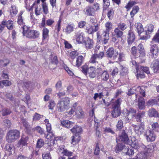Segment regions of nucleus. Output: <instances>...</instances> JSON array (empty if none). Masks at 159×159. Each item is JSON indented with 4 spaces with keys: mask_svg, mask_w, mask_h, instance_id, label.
Listing matches in <instances>:
<instances>
[{
    "mask_svg": "<svg viewBox=\"0 0 159 159\" xmlns=\"http://www.w3.org/2000/svg\"><path fill=\"white\" fill-rule=\"evenodd\" d=\"M98 73L97 76V79L100 80L102 81H107L109 79V75L107 71L103 70L100 68L99 70H98Z\"/></svg>",
    "mask_w": 159,
    "mask_h": 159,
    "instance_id": "9",
    "label": "nucleus"
},
{
    "mask_svg": "<svg viewBox=\"0 0 159 159\" xmlns=\"http://www.w3.org/2000/svg\"><path fill=\"white\" fill-rule=\"evenodd\" d=\"M122 100L119 98L113 102L112 104L111 116L113 118H116L120 116L121 114L120 107Z\"/></svg>",
    "mask_w": 159,
    "mask_h": 159,
    "instance_id": "2",
    "label": "nucleus"
},
{
    "mask_svg": "<svg viewBox=\"0 0 159 159\" xmlns=\"http://www.w3.org/2000/svg\"><path fill=\"white\" fill-rule=\"evenodd\" d=\"M156 43L158 44L159 43V32L156 33L152 39L151 43Z\"/></svg>",
    "mask_w": 159,
    "mask_h": 159,
    "instance_id": "36",
    "label": "nucleus"
},
{
    "mask_svg": "<svg viewBox=\"0 0 159 159\" xmlns=\"http://www.w3.org/2000/svg\"><path fill=\"white\" fill-rule=\"evenodd\" d=\"M130 51L131 54L135 58L138 57V56H139V54H138L137 47L136 46L132 47Z\"/></svg>",
    "mask_w": 159,
    "mask_h": 159,
    "instance_id": "37",
    "label": "nucleus"
},
{
    "mask_svg": "<svg viewBox=\"0 0 159 159\" xmlns=\"http://www.w3.org/2000/svg\"><path fill=\"white\" fill-rule=\"evenodd\" d=\"M145 112L142 111L138 112L136 115L135 118L137 122H141L142 119L145 115Z\"/></svg>",
    "mask_w": 159,
    "mask_h": 159,
    "instance_id": "30",
    "label": "nucleus"
},
{
    "mask_svg": "<svg viewBox=\"0 0 159 159\" xmlns=\"http://www.w3.org/2000/svg\"><path fill=\"white\" fill-rule=\"evenodd\" d=\"M123 148L124 146L122 143H117L115 147V151L116 153L119 152L121 151Z\"/></svg>",
    "mask_w": 159,
    "mask_h": 159,
    "instance_id": "41",
    "label": "nucleus"
},
{
    "mask_svg": "<svg viewBox=\"0 0 159 159\" xmlns=\"http://www.w3.org/2000/svg\"><path fill=\"white\" fill-rule=\"evenodd\" d=\"M11 112V111L8 109L6 108H2V114L3 116H5L10 114Z\"/></svg>",
    "mask_w": 159,
    "mask_h": 159,
    "instance_id": "59",
    "label": "nucleus"
},
{
    "mask_svg": "<svg viewBox=\"0 0 159 159\" xmlns=\"http://www.w3.org/2000/svg\"><path fill=\"white\" fill-rule=\"evenodd\" d=\"M61 150L63 149V151L62 152V153L64 155L70 157L72 155L73 153L72 152H70L66 149H65L63 147H61L60 148Z\"/></svg>",
    "mask_w": 159,
    "mask_h": 159,
    "instance_id": "43",
    "label": "nucleus"
},
{
    "mask_svg": "<svg viewBox=\"0 0 159 159\" xmlns=\"http://www.w3.org/2000/svg\"><path fill=\"white\" fill-rule=\"evenodd\" d=\"M144 136L147 141L150 142L155 141L157 137V136L154 131L149 129H147L146 130L144 133Z\"/></svg>",
    "mask_w": 159,
    "mask_h": 159,
    "instance_id": "13",
    "label": "nucleus"
},
{
    "mask_svg": "<svg viewBox=\"0 0 159 159\" xmlns=\"http://www.w3.org/2000/svg\"><path fill=\"white\" fill-rule=\"evenodd\" d=\"M157 101L155 99H151L146 102L147 106H153L154 105L157 104Z\"/></svg>",
    "mask_w": 159,
    "mask_h": 159,
    "instance_id": "49",
    "label": "nucleus"
},
{
    "mask_svg": "<svg viewBox=\"0 0 159 159\" xmlns=\"http://www.w3.org/2000/svg\"><path fill=\"white\" fill-rule=\"evenodd\" d=\"M100 151L99 143L98 142L96 143L95 148L94 150V154L96 155H98L99 154Z\"/></svg>",
    "mask_w": 159,
    "mask_h": 159,
    "instance_id": "57",
    "label": "nucleus"
},
{
    "mask_svg": "<svg viewBox=\"0 0 159 159\" xmlns=\"http://www.w3.org/2000/svg\"><path fill=\"white\" fill-rule=\"evenodd\" d=\"M42 6L43 13L45 14H47L48 12V10L47 4L46 3H42Z\"/></svg>",
    "mask_w": 159,
    "mask_h": 159,
    "instance_id": "55",
    "label": "nucleus"
},
{
    "mask_svg": "<svg viewBox=\"0 0 159 159\" xmlns=\"http://www.w3.org/2000/svg\"><path fill=\"white\" fill-rule=\"evenodd\" d=\"M48 134H45L44 137L48 139V141H50L51 145H53L55 143V141L53 140L54 135L52 131L48 132Z\"/></svg>",
    "mask_w": 159,
    "mask_h": 159,
    "instance_id": "23",
    "label": "nucleus"
},
{
    "mask_svg": "<svg viewBox=\"0 0 159 159\" xmlns=\"http://www.w3.org/2000/svg\"><path fill=\"white\" fill-rule=\"evenodd\" d=\"M6 25L7 29L9 30H12L13 28V22L11 20H9L7 21H6Z\"/></svg>",
    "mask_w": 159,
    "mask_h": 159,
    "instance_id": "54",
    "label": "nucleus"
},
{
    "mask_svg": "<svg viewBox=\"0 0 159 159\" xmlns=\"http://www.w3.org/2000/svg\"><path fill=\"white\" fill-rule=\"evenodd\" d=\"M117 28H119V29H120L122 31H124L127 28L126 25L124 23L120 22L118 24Z\"/></svg>",
    "mask_w": 159,
    "mask_h": 159,
    "instance_id": "58",
    "label": "nucleus"
},
{
    "mask_svg": "<svg viewBox=\"0 0 159 159\" xmlns=\"http://www.w3.org/2000/svg\"><path fill=\"white\" fill-rule=\"evenodd\" d=\"M104 56V53L103 52H100L99 54L94 53L91 56L89 62L90 63L94 64L95 65L96 64H99L98 61V59H102Z\"/></svg>",
    "mask_w": 159,
    "mask_h": 159,
    "instance_id": "12",
    "label": "nucleus"
},
{
    "mask_svg": "<svg viewBox=\"0 0 159 159\" xmlns=\"http://www.w3.org/2000/svg\"><path fill=\"white\" fill-rule=\"evenodd\" d=\"M100 67L97 69L95 67L93 66L90 67L88 69V74L89 77L90 78H95L96 76L97 78L98 73V70H99Z\"/></svg>",
    "mask_w": 159,
    "mask_h": 159,
    "instance_id": "17",
    "label": "nucleus"
},
{
    "mask_svg": "<svg viewBox=\"0 0 159 159\" xmlns=\"http://www.w3.org/2000/svg\"><path fill=\"white\" fill-rule=\"evenodd\" d=\"M139 8L138 6H136L134 7L132 10L130 12V15L131 17H133L134 15L136 14L139 11Z\"/></svg>",
    "mask_w": 159,
    "mask_h": 159,
    "instance_id": "40",
    "label": "nucleus"
},
{
    "mask_svg": "<svg viewBox=\"0 0 159 159\" xmlns=\"http://www.w3.org/2000/svg\"><path fill=\"white\" fill-rule=\"evenodd\" d=\"M133 127L135 131L138 134H142L144 132L145 125L143 122H141L138 125H134Z\"/></svg>",
    "mask_w": 159,
    "mask_h": 159,
    "instance_id": "18",
    "label": "nucleus"
},
{
    "mask_svg": "<svg viewBox=\"0 0 159 159\" xmlns=\"http://www.w3.org/2000/svg\"><path fill=\"white\" fill-rule=\"evenodd\" d=\"M23 12H21L20 13L19 15L18 16L17 23L19 24L22 25V27L23 29L24 26L25 25H24V23L23 22L22 17L21 16Z\"/></svg>",
    "mask_w": 159,
    "mask_h": 159,
    "instance_id": "46",
    "label": "nucleus"
},
{
    "mask_svg": "<svg viewBox=\"0 0 159 159\" xmlns=\"http://www.w3.org/2000/svg\"><path fill=\"white\" fill-rule=\"evenodd\" d=\"M151 126L152 130L157 132H159V125L157 122L153 123L151 125Z\"/></svg>",
    "mask_w": 159,
    "mask_h": 159,
    "instance_id": "42",
    "label": "nucleus"
},
{
    "mask_svg": "<svg viewBox=\"0 0 159 159\" xmlns=\"http://www.w3.org/2000/svg\"><path fill=\"white\" fill-rule=\"evenodd\" d=\"M23 35L27 37L33 39L38 38L40 35L39 31L30 30L26 26H24L23 27Z\"/></svg>",
    "mask_w": 159,
    "mask_h": 159,
    "instance_id": "4",
    "label": "nucleus"
},
{
    "mask_svg": "<svg viewBox=\"0 0 159 159\" xmlns=\"http://www.w3.org/2000/svg\"><path fill=\"white\" fill-rule=\"evenodd\" d=\"M125 152L126 155L130 156L134 154V150L132 149L128 148L125 149Z\"/></svg>",
    "mask_w": 159,
    "mask_h": 159,
    "instance_id": "60",
    "label": "nucleus"
},
{
    "mask_svg": "<svg viewBox=\"0 0 159 159\" xmlns=\"http://www.w3.org/2000/svg\"><path fill=\"white\" fill-rule=\"evenodd\" d=\"M136 76L137 79H143L146 76L144 72H139L138 71H136Z\"/></svg>",
    "mask_w": 159,
    "mask_h": 159,
    "instance_id": "52",
    "label": "nucleus"
},
{
    "mask_svg": "<svg viewBox=\"0 0 159 159\" xmlns=\"http://www.w3.org/2000/svg\"><path fill=\"white\" fill-rule=\"evenodd\" d=\"M61 124L63 126L69 128L72 126L73 123L69 120H65L61 121Z\"/></svg>",
    "mask_w": 159,
    "mask_h": 159,
    "instance_id": "35",
    "label": "nucleus"
},
{
    "mask_svg": "<svg viewBox=\"0 0 159 159\" xmlns=\"http://www.w3.org/2000/svg\"><path fill=\"white\" fill-rule=\"evenodd\" d=\"M92 7L94 12L100 9L99 4L97 3H94Z\"/></svg>",
    "mask_w": 159,
    "mask_h": 159,
    "instance_id": "64",
    "label": "nucleus"
},
{
    "mask_svg": "<svg viewBox=\"0 0 159 159\" xmlns=\"http://www.w3.org/2000/svg\"><path fill=\"white\" fill-rule=\"evenodd\" d=\"M70 102L69 98L66 97L59 101L57 105L58 111H65L68 108Z\"/></svg>",
    "mask_w": 159,
    "mask_h": 159,
    "instance_id": "7",
    "label": "nucleus"
},
{
    "mask_svg": "<svg viewBox=\"0 0 159 159\" xmlns=\"http://www.w3.org/2000/svg\"><path fill=\"white\" fill-rule=\"evenodd\" d=\"M45 123L46 125L47 131V132L52 131L51 124L49 123L48 119H45L44 120Z\"/></svg>",
    "mask_w": 159,
    "mask_h": 159,
    "instance_id": "48",
    "label": "nucleus"
},
{
    "mask_svg": "<svg viewBox=\"0 0 159 159\" xmlns=\"http://www.w3.org/2000/svg\"><path fill=\"white\" fill-rule=\"evenodd\" d=\"M138 52L139 54L138 57L140 59H143L146 56V52L143 44L142 43H139L138 46Z\"/></svg>",
    "mask_w": 159,
    "mask_h": 159,
    "instance_id": "19",
    "label": "nucleus"
},
{
    "mask_svg": "<svg viewBox=\"0 0 159 159\" xmlns=\"http://www.w3.org/2000/svg\"><path fill=\"white\" fill-rule=\"evenodd\" d=\"M71 132L75 134V136L71 137V143L75 145L80 140V127L78 126L75 125L70 129Z\"/></svg>",
    "mask_w": 159,
    "mask_h": 159,
    "instance_id": "8",
    "label": "nucleus"
},
{
    "mask_svg": "<svg viewBox=\"0 0 159 159\" xmlns=\"http://www.w3.org/2000/svg\"><path fill=\"white\" fill-rule=\"evenodd\" d=\"M137 89L139 90V92L140 94L143 97H145L146 95L145 91L143 88L141 86H139L137 88Z\"/></svg>",
    "mask_w": 159,
    "mask_h": 159,
    "instance_id": "63",
    "label": "nucleus"
},
{
    "mask_svg": "<svg viewBox=\"0 0 159 159\" xmlns=\"http://www.w3.org/2000/svg\"><path fill=\"white\" fill-rule=\"evenodd\" d=\"M10 13L12 16H14L18 12V10L15 6L12 5L10 8Z\"/></svg>",
    "mask_w": 159,
    "mask_h": 159,
    "instance_id": "33",
    "label": "nucleus"
},
{
    "mask_svg": "<svg viewBox=\"0 0 159 159\" xmlns=\"http://www.w3.org/2000/svg\"><path fill=\"white\" fill-rule=\"evenodd\" d=\"M20 122L25 128H28L30 126L29 124L25 119L21 118Z\"/></svg>",
    "mask_w": 159,
    "mask_h": 159,
    "instance_id": "53",
    "label": "nucleus"
},
{
    "mask_svg": "<svg viewBox=\"0 0 159 159\" xmlns=\"http://www.w3.org/2000/svg\"><path fill=\"white\" fill-rule=\"evenodd\" d=\"M103 42L105 44L107 43L109 39V33L103 31L102 33Z\"/></svg>",
    "mask_w": 159,
    "mask_h": 159,
    "instance_id": "38",
    "label": "nucleus"
},
{
    "mask_svg": "<svg viewBox=\"0 0 159 159\" xmlns=\"http://www.w3.org/2000/svg\"><path fill=\"white\" fill-rule=\"evenodd\" d=\"M106 30L104 32L109 33V32L112 29V24L110 22H107L105 25Z\"/></svg>",
    "mask_w": 159,
    "mask_h": 159,
    "instance_id": "34",
    "label": "nucleus"
},
{
    "mask_svg": "<svg viewBox=\"0 0 159 159\" xmlns=\"http://www.w3.org/2000/svg\"><path fill=\"white\" fill-rule=\"evenodd\" d=\"M148 114L150 117H159V113L153 107H152L149 110Z\"/></svg>",
    "mask_w": 159,
    "mask_h": 159,
    "instance_id": "22",
    "label": "nucleus"
},
{
    "mask_svg": "<svg viewBox=\"0 0 159 159\" xmlns=\"http://www.w3.org/2000/svg\"><path fill=\"white\" fill-rule=\"evenodd\" d=\"M136 110L133 108H130L129 109H127L123 110L122 114L123 116L127 120H129L130 116L131 118H133L135 117Z\"/></svg>",
    "mask_w": 159,
    "mask_h": 159,
    "instance_id": "10",
    "label": "nucleus"
},
{
    "mask_svg": "<svg viewBox=\"0 0 159 159\" xmlns=\"http://www.w3.org/2000/svg\"><path fill=\"white\" fill-rule=\"evenodd\" d=\"M6 150L9 152V154H11L12 152H14V148L13 146L11 144H7L6 146Z\"/></svg>",
    "mask_w": 159,
    "mask_h": 159,
    "instance_id": "50",
    "label": "nucleus"
},
{
    "mask_svg": "<svg viewBox=\"0 0 159 159\" xmlns=\"http://www.w3.org/2000/svg\"><path fill=\"white\" fill-rule=\"evenodd\" d=\"M116 129L118 130H120L124 127L123 123V121L121 120H119L116 125Z\"/></svg>",
    "mask_w": 159,
    "mask_h": 159,
    "instance_id": "44",
    "label": "nucleus"
},
{
    "mask_svg": "<svg viewBox=\"0 0 159 159\" xmlns=\"http://www.w3.org/2000/svg\"><path fill=\"white\" fill-rule=\"evenodd\" d=\"M114 10L113 8H109L107 11V15L110 20H111L114 17Z\"/></svg>",
    "mask_w": 159,
    "mask_h": 159,
    "instance_id": "29",
    "label": "nucleus"
},
{
    "mask_svg": "<svg viewBox=\"0 0 159 159\" xmlns=\"http://www.w3.org/2000/svg\"><path fill=\"white\" fill-rule=\"evenodd\" d=\"M20 137V132L16 129L11 130L7 133L6 139L8 143H12L16 141Z\"/></svg>",
    "mask_w": 159,
    "mask_h": 159,
    "instance_id": "5",
    "label": "nucleus"
},
{
    "mask_svg": "<svg viewBox=\"0 0 159 159\" xmlns=\"http://www.w3.org/2000/svg\"><path fill=\"white\" fill-rule=\"evenodd\" d=\"M137 30V32L139 36V39L146 40L148 39V36H142L141 34L144 31V28L142 25L140 23H138L135 25Z\"/></svg>",
    "mask_w": 159,
    "mask_h": 159,
    "instance_id": "14",
    "label": "nucleus"
},
{
    "mask_svg": "<svg viewBox=\"0 0 159 159\" xmlns=\"http://www.w3.org/2000/svg\"><path fill=\"white\" fill-rule=\"evenodd\" d=\"M28 141V138L27 137L21 138L18 143V147H22L24 146H27Z\"/></svg>",
    "mask_w": 159,
    "mask_h": 159,
    "instance_id": "25",
    "label": "nucleus"
},
{
    "mask_svg": "<svg viewBox=\"0 0 159 159\" xmlns=\"http://www.w3.org/2000/svg\"><path fill=\"white\" fill-rule=\"evenodd\" d=\"M136 4H137V2L134 1H130L128 3L125 7L127 9V11H128L130 9L131 7H132L134 5H135Z\"/></svg>",
    "mask_w": 159,
    "mask_h": 159,
    "instance_id": "39",
    "label": "nucleus"
},
{
    "mask_svg": "<svg viewBox=\"0 0 159 159\" xmlns=\"http://www.w3.org/2000/svg\"><path fill=\"white\" fill-rule=\"evenodd\" d=\"M154 26L152 24H149L147 25V29L145 31L146 35L151 34L153 32Z\"/></svg>",
    "mask_w": 159,
    "mask_h": 159,
    "instance_id": "28",
    "label": "nucleus"
},
{
    "mask_svg": "<svg viewBox=\"0 0 159 159\" xmlns=\"http://www.w3.org/2000/svg\"><path fill=\"white\" fill-rule=\"evenodd\" d=\"M116 142L118 141H121L127 144L130 145L132 148L135 149H138L139 147L138 141L135 138H133L131 139H129L127 134L125 131L123 130L122 131L120 134L116 139Z\"/></svg>",
    "mask_w": 159,
    "mask_h": 159,
    "instance_id": "1",
    "label": "nucleus"
},
{
    "mask_svg": "<svg viewBox=\"0 0 159 159\" xmlns=\"http://www.w3.org/2000/svg\"><path fill=\"white\" fill-rule=\"evenodd\" d=\"M156 146V145L155 144L151 143L147 146H145L144 149L147 153H150L153 151L154 148Z\"/></svg>",
    "mask_w": 159,
    "mask_h": 159,
    "instance_id": "31",
    "label": "nucleus"
},
{
    "mask_svg": "<svg viewBox=\"0 0 159 159\" xmlns=\"http://www.w3.org/2000/svg\"><path fill=\"white\" fill-rule=\"evenodd\" d=\"M145 101L144 99L142 97H140L138 99V106L139 109L142 110L145 108Z\"/></svg>",
    "mask_w": 159,
    "mask_h": 159,
    "instance_id": "26",
    "label": "nucleus"
},
{
    "mask_svg": "<svg viewBox=\"0 0 159 159\" xmlns=\"http://www.w3.org/2000/svg\"><path fill=\"white\" fill-rule=\"evenodd\" d=\"M66 54L68 56L70 57L71 58L73 59L78 55L79 53L76 51L74 50L73 51H67Z\"/></svg>",
    "mask_w": 159,
    "mask_h": 159,
    "instance_id": "32",
    "label": "nucleus"
},
{
    "mask_svg": "<svg viewBox=\"0 0 159 159\" xmlns=\"http://www.w3.org/2000/svg\"><path fill=\"white\" fill-rule=\"evenodd\" d=\"M94 26V29L93 26L92 25L87 26L86 28V32L89 34H93L99 29V25L98 24H96Z\"/></svg>",
    "mask_w": 159,
    "mask_h": 159,
    "instance_id": "21",
    "label": "nucleus"
},
{
    "mask_svg": "<svg viewBox=\"0 0 159 159\" xmlns=\"http://www.w3.org/2000/svg\"><path fill=\"white\" fill-rule=\"evenodd\" d=\"M105 90H102V92L100 93H95L94 94V96L93 97L94 99L96 100L97 99V98H98L99 99H101L104 96L103 94L104 93V91H106Z\"/></svg>",
    "mask_w": 159,
    "mask_h": 159,
    "instance_id": "47",
    "label": "nucleus"
},
{
    "mask_svg": "<svg viewBox=\"0 0 159 159\" xmlns=\"http://www.w3.org/2000/svg\"><path fill=\"white\" fill-rule=\"evenodd\" d=\"M80 44H82L85 48L90 49L93 48L94 43L93 39L81 33L80 34Z\"/></svg>",
    "mask_w": 159,
    "mask_h": 159,
    "instance_id": "3",
    "label": "nucleus"
},
{
    "mask_svg": "<svg viewBox=\"0 0 159 159\" xmlns=\"http://www.w3.org/2000/svg\"><path fill=\"white\" fill-rule=\"evenodd\" d=\"M135 36L133 30L130 29L129 30L127 36V42L129 44H132L134 41Z\"/></svg>",
    "mask_w": 159,
    "mask_h": 159,
    "instance_id": "20",
    "label": "nucleus"
},
{
    "mask_svg": "<svg viewBox=\"0 0 159 159\" xmlns=\"http://www.w3.org/2000/svg\"><path fill=\"white\" fill-rule=\"evenodd\" d=\"M140 69L143 72L148 75L150 74L149 68L147 66H141Z\"/></svg>",
    "mask_w": 159,
    "mask_h": 159,
    "instance_id": "62",
    "label": "nucleus"
},
{
    "mask_svg": "<svg viewBox=\"0 0 159 159\" xmlns=\"http://www.w3.org/2000/svg\"><path fill=\"white\" fill-rule=\"evenodd\" d=\"M146 155L143 153H139L136 156V158L135 159H146Z\"/></svg>",
    "mask_w": 159,
    "mask_h": 159,
    "instance_id": "61",
    "label": "nucleus"
},
{
    "mask_svg": "<svg viewBox=\"0 0 159 159\" xmlns=\"http://www.w3.org/2000/svg\"><path fill=\"white\" fill-rule=\"evenodd\" d=\"M74 27L73 25H69L66 27L65 32L67 34H70L73 31Z\"/></svg>",
    "mask_w": 159,
    "mask_h": 159,
    "instance_id": "51",
    "label": "nucleus"
},
{
    "mask_svg": "<svg viewBox=\"0 0 159 159\" xmlns=\"http://www.w3.org/2000/svg\"><path fill=\"white\" fill-rule=\"evenodd\" d=\"M83 11L85 15L88 16H93L95 14V12L91 6H88L87 7L84 9Z\"/></svg>",
    "mask_w": 159,
    "mask_h": 159,
    "instance_id": "24",
    "label": "nucleus"
},
{
    "mask_svg": "<svg viewBox=\"0 0 159 159\" xmlns=\"http://www.w3.org/2000/svg\"><path fill=\"white\" fill-rule=\"evenodd\" d=\"M81 71L85 75H87L88 73V69L89 67H88V65L85 64L84 66L81 67Z\"/></svg>",
    "mask_w": 159,
    "mask_h": 159,
    "instance_id": "45",
    "label": "nucleus"
},
{
    "mask_svg": "<svg viewBox=\"0 0 159 159\" xmlns=\"http://www.w3.org/2000/svg\"><path fill=\"white\" fill-rule=\"evenodd\" d=\"M152 68L155 73L159 72V61L156 60L153 62Z\"/></svg>",
    "mask_w": 159,
    "mask_h": 159,
    "instance_id": "27",
    "label": "nucleus"
},
{
    "mask_svg": "<svg viewBox=\"0 0 159 159\" xmlns=\"http://www.w3.org/2000/svg\"><path fill=\"white\" fill-rule=\"evenodd\" d=\"M106 54L107 57L115 60L117 57L118 52L117 51L115 50L113 48H110L107 51Z\"/></svg>",
    "mask_w": 159,
    "mask_h": 159,
    "instance_id": "11",
    "label": "nucleus"
},
{
    "mask_svg": "<svg viewBox=\"0 0 159 159\" xmlns=\"http://www.w3.org/2000/svg\"><path fill=\"white\" fill-rule=\"evenodd\" d=\"M123 34V33L122 30H120L118 28H116L112 34V41L114 42H116L117 41V39L121 38Z\"/></svg>",
    "mask_w": 159,
    "mask_h": 159,
    "instance_id": "15",
    "label": "nucleus"
},
{
    "mask_svg": "<svg viewBox=\"0 0 159 159\" xmlns=\"http://www.w3.org/2000/svg\"><path fill=\"white\" fill-rule=\"evenodd\" d=\"M150 51L154 58H157L158 55L159 49L158 44L151 43Z\"/></svg>",
    "mask_w": 159,
    "mask_h": 159,
    "instance_id": "16",
    "label": "nucleus"
},
{
    "mask_svg": "<svg viewBox=\"0 0 159 159\" xmlns=\"http://www.w3.org/2000/svg\"><path fill=\"white\" fill-rule=\"evenodd\" d=\"M46 17L44 16L42 19L41 23V28H43L42 30V40L43 41H47L49 39V30L45 27Z\"/></svg>",
    "mask_w": 159,
    "mask_h": 159,
    "instance_id": "6",
    "label": "nucleus"
},
{
    "mask_svg": "<svg viewBox=\"0 0 159 159\" xmlns=\"http://www.w3.org/2000/svg\"><path fill=\"white\" fill-rule=\"evenodd\" d=\"M22 85L23 87L28 89L31 86V83L30 81H25L22 82Z\"/></svg>",
    "mask_w": 159,
    "mask_h": 159,
    "instance_id": "56",
    "label": "nucleus"
}]
</instances>
